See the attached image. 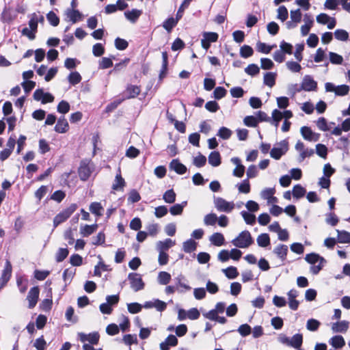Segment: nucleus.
Masks as SVG:
<instances>
[{
    "label": "nucleus",
    "mask_w": 350,
    "mask_h": 350,
    "mask_svg": "<svg viewBox=\"0 0 350 350\" xmlns=\"http://www.w3.org/2000/svg\"><path fill=\"white\" fill-rule=\"evenodd\" d=\"M254 241L251 234L247 230L242 231L232 241V243L239 248H247L250 247Z\"/></svg>",
    "instance_id": "nucleus-1"
},
{
    "label": "nucleus",
    "mask_w": 350,
    "mask_h": 350,
    "mask_svg": "<svg viewBox=\"0 0 350 350\" xmlns=\"http://www.w3.org/2000/svg\"><path fill=\"white\" fill-rule=\"evenodd\" d=\"M77 208V205L76 204H71L66 208L59 212L53 219L54 227L56 228L57 226L66 221Z\"/></svg>",
    "instance_id": "nucleus-2"
},
{
    "label": "nucleus",
    "mask_w": 350,
    "mask_h": 350,
    "mask_svg": "<svg viewBox=\"0 0 350 350\" xmlns=\"http://www.w3.org/2000/svg\"><path fill=\"white\" fill-rule=\"evenodd\" d=\"M213 204L219 212H224L229 213L234 208V204L233 202H228L221 197H213Z\"/></svg>",
    "instance_id": "nucleus-3"
},
{
    "label": "nucleus",
    "mask_w": 350,
    "mask_h": 350,
    "mask_svg": "<svg viewBox=\"0 0 350 350\" xmlns=\"http://www.w3.org/2000/svg\"><path fill=\"white\" fill-rule=\"evenodd\" d=\"M93 171V165L90 160L81 161L79 167V176L81 180L85 181L89 178Z\"/></svg>",
    "instance_id": "nucleus-4"
},
{
    "label": "nucleus",
    "mask_w": 350,
    "mask_h": 350,
    "mask_svg": "<svg viewBox=\"0 0 350 350\" xmlns=\"http://www.w3.org/2000/svg\"><path fill=\"white\" fill-rule=\"evenodd\" d=\"M128 280H129L131 288L135 292L144 289L145 284L140 274L137 273H130L128 275Z\"/></svg>",
    "instance_id": "nucleus-5"
},
{
    "label": "nucleus",
    "mask_w": 350,
    "mask_h": 350,
    "mask_svg": "<svg viewBox=\"0 0 350 350\" xmlns=\"http://www.w3.org/2000/svg\"><path fill=\"white\" fill-rule=\"evenodd\" d=\"M288 150V142L282 140L276 144L270 151V156L276 159H280Z\"/></svg>",
    "instance_id": "nucleus-6"
},
{
    "label": "nucleus",
    "mask_w": 350,
    "mask_h": 350,
    "mask_svg": "<svg viewBox=\"0 0 350 350\" xmlns=\"http://www.w3.org/2000/svg\"><path fill=\"white\" fill-rule=\"evenodd\" d=\"M33 98L36 100H41L42 104L52 103L54 100V96L49 93L44 92L42 89L36 90L33 93Z\"/></svg>",
    "instance_id": "nucleus-7"
},
{
    "label": "nucleus",
    "mask_w": 350,
    "mask_h": 350,
    "mask_svg": "<svg viewBox=\"0 0 350 350\" xmlns=\"http://www.w3.org/2000/svg\"><path fill=\"white\" fill-rule=\"evenodd\" d=\"M317 88V83L315 81L310 75H306L304 77L301 89L307 92L315 91Z\"/></svg>",
    "instance_id": "nucleus-8"
},
{
    "label": "nucleus",
    "mask_w": 350,
    "mask_h": 350,
    "mask_svg": "<svg viewBox=\"0 0 350 350\" xmlns=\"http://www.w3.org/2000/svg\"><path fill=\"white\" fill-rule=\"evenodd\" d=\"M78 336L81 342H85L88 341L91 345H97L100 338L98 332H92L89 334L79 332L78 333Z\"/></svg>",
    "instance_id": "nucleus-9"
},
{
    "label": "nucleus",
    "mask_w": 350,
    "mask_h": 350,
    "mask_svg": "<svg viewBox=\"0 0 350 350\" xmlns=\"http://www.w3.org/2000/svg\"><path fill=\"white\" fill-rule=\"evenodd\" d=\"M302 137L310 142H317L319 139L320 135L314 133L312 129L308 126H302L300 129Z\"/></svg>",
    "instance_id": "nucleus-10"
},
{
    "label": "nucleus",
    "mask_w": 350,
    "mask_h": 350,
    "mask_svg": "<svg viewBox=\"0 0 350 350\" xmlns=\"http://www.w3.org/2000/svg\"><path fill=\"white\" fill-rule=\"evenodd\" d=\"M39 296V288L38 286H34L30 289L27 295V300L29 301V308H33L37 304Z\"/></svg>",
    "instance_id": "nucleus-11"
},
{
    "label": "nucleus",
    "mask_w": 350,
    "mask_h": 350,
    "mask_svg": "<svg viewBox=\"0 0 350 350\" xmlns=\"http://www.w3.org/2000/svg\"><path fill=\"white\" fill-rule=\"evenodd\" d=\"M178 344L177 338L172 334L169 335L165 341L160 344L161 350H169L170 347H175Z\"/></svg>",
    "instance_id": "nucleus-12"
},
{
    "label": "nucleus",
    "mask_w": 350,
    "mask_h": 350,
    "mask_svg": "<svg viewBox=\"0 0 350 350\" xmlns=\"http://www.w3.org/2000/svg\"><path fill=\"white\" fill-rule=\"evenodd\" d=\"M65 15L72 23H76L82 18V14L75 9H67L65 12Z\"/></svg>",
    "instance_id": "nucleus-13"
},
{
    "label": "nucleus",
    "mask_w": 350,
    "mask_h": 350,
    "mask_svg": "<svg viewBox=\"0 0 350 350\" xmlns=\"http://www.w3.org/2000/svg\"><path fill=\"white\" fill-rule=\"evenodd\" d=\"M288 246L283 244H279L273 250V252L282 260L284 261L286 259L288 253Z\"/></svg>",
    "instance_id": "nucleus-14"
},
{
    "label": "nucleus",
    "mask_w": 350,
    "mask_h": 350,
    "mask_svg": "<svg viewBox=\"0 0 350 350\" xmlns=\"http://www.w3.org/2000/svg\"><path fill=\"white\" fill-rule=\"evenodd\" d=\"M170 168L175 171L178 174H183L187 172V167L185 165L180 163L178 159H173L170 163Z\"/></svg>",
    "instance_id": "nucleus-15"
},
{
    "label": "nucleus",
    "mask_w": 350,
    "mask_h": 350,
    "mask_svg": "<svg viewBox=\"0 0 350 350\" xmlns=\"http://www.w3.org/2000/svg\"><path fill=\"white\" fill-rule=\"evenodd\" d=\"M12 271V267L9 260H6L4 269L2 271L1 279L4 281L8 282L11 278Z\"/></svg>",
    "instance_id": "nucleus-16"
},
{
    "label": "nucleus",
    "mask_w": 350,
    "mask_h": 350,
    "mask_svg": "<svg viewBox=\"0 0 350 350\" xmlns=\"http://www.w3.org/2000/svg\"><path fill=\"white\" fill-rule=\"evenodd\" d=\"M329 343L336 349L343 347L345 345L344 338L342 336H334L329 340Z\"/></svg>",
    "instance_id": "nucleus-17"
},
{
    "label": "nucleus",
    "mask_w": 350,
    "mask_h": 350,
    "mask_svg": "<svg viewBox=\"0 0 350 350\" xmlns=\"http://www.w3.org/2000/svg\"><path fill=\"white\" fill-rule=\"evenodd\" d=\"M68 128V123L65 118L61 117L57 120V122L55 126V131L59 133H66Z\"/></svg>",
    "instance_id": "nucleus-18"
},
{
    "label": "nucleus",
    "mask_w": 350,
    "mask_h": 350,
    "mask_svg": "<svg viewBox=\"0 0 350 350\" xmlns=\"http://www.w3.org/2000/svg\"><path fill=\"white\" fill-rule=\"evenodd\" d=\"M118 171L119 173L116 174L114 183L112 185V189L116 191L122 190L126 185L124 179L121 176L120 169Z\"/></svg>",
    "instance_id": "nucleus-19"
},
{
    "label": "nucleus",
    "mask_w": 350,
    "mask_h": 350,
    "mask_svg": "<svg viewBox=\"0 0 350 350\" xmlns=\"http://www.w3.org/2000/svg\"><path fill=\"white\" fill-rule=\"evenodd\" d=\"M142 14V11L137 9H133L131 11H127L124 12V16L127 20L131 21L133 23H135L139 17Z\"/></svg>",
    "instance_id": "nucleus-20"
},
{
    "label": "nucleus",
    "mask_w": 350,
    "mask_h": 350,
    "mask_svg": "<svg viewBox=\"0 0 350 350\" xmlns=\"http://www.w3.org/2000/svg\"><path fill=\"white\" fill-rule=\"evenodd\" d=\"M305 260L312 265L319 263L320 262H326V260L324 259V258L321 257V256L316 253H310L306 254Z\"/></svg>",
    "instance_id": "nucleus-21"
},
{
    "label": "nucleus",
    "mask_w": 350,
    "mask_h": 350,
    "mask_svg": "<svg viewBox=\"0 0 350 350\" xmlns=\"http://www.w3.org/2000/svg\"><path fill=\"white\" fill-rule=\"evenodd\" d=\"M211 243L215 246L224 245L225 239L224 235L220 232L213 233L209 238Z\"/></svg>",
    "instance_id": "nucleus-22"
},
{
    "label": "nucleus",
    "mask_w": 350,
    "mask_h": 350,
    "mask_svg": "<svg viewBox=\"0 0 350 350\" xmlns=\"http://www.w3.org/2000/svg\"><path fill=\"white\" fill-rule=\"evenodd\" d=\"M175 245V241H172L170 239H166L163 241H159L157 243V249L158 251H163L165 252L167 250L171 247L174 246Z\"/></svg>",
    "instance_id": "nucleus-23"
},
{
    "label": "nucleus",
    "mask_w": 350,
    "mask_h": 350,
    "mask_svg": "<svg viewBox=\"0 0 350 350\" xmlns=\"http://www.w3.org/2000/svg\"><path fill=\"white\" fill-rule=\"evenodd\" d=\"M349 328V322L342 321L333 323L332 329L334 332H345Z\"/></svg>",
    "instance_id": "nucleus-24"
},
{
    "label": "nucleus",
    "mask_w": 350,
    "mask_h": 350,
    "mask_svg": "<svg viewBox=\"0 0 350 350\" xmlns=\"http://www.w3.org/2000/svg\"><path fill=\"white\" fill-rule=\"evenodd\" d=\"M208 163L213 167H217L221 164V157L219 152H211L208 156Z\"/></svg>",
    "instance_id": "nucleus-25"
},
{
    "label": "nucleus",
    "mask_w": 350,
    "mask_h": 350,
    "mask_svg": "<svg viewBox=\"0 0 350 350\" xmlns=\"http://www.w3.org/2000/svg\"><path fill=\"white\" fill-rule=\"evenodd\" d=\"M197 243L193 239H190L183 243V250L186 253H191L196 250Z\"/></svg>",
    "instance_id": "nucleus-26"
},
{
    "label": "nucleus",
    "mask_w": 350,
    "mask_h": 350,
    "mask_svg": "<svg viewBox=\"0 0 350 350\" xmlns=\"http://www.w3.org/2000/svg\"><path fill=\"white\" fill-rule=\"evenodd\" d=\"M97 224L85 225L80 228V233L83 237H88L97 229Z\"/></svg>",
    "instance_id": "nucleus-27"
},
{
    "label": "nucleus",
    "mask_w": 350,
    "mask_h": 350,
    "mask_svg": "<svg viewBox=\"0 0 350 350\" xmlns=\"http://www.w3.org/2000/svg\"><path fill=\"white\" fill-rule=\"evenodd\" d=\"M302 342L303 336L300 334H296L291 338H290V346L295 349H300Z\"/></svg>",
    "instance_id": "nucleus-28"
},
{
    "label": "nucleus",
    "mask_w": 350,
    "mask_h": 350,
    "mask_svg": "<svg viewBox=\"0 0 350 350\" xmlns=\"http://www.w3.org/2000/svg\"><path fill=\"white\" fill-rule=\"evenodd\" d=\"M256 241L258 246L262 247H265L270 245V238L267 233H262L258 235Z\"/></svg>",
    "instance_id": "nucleus-29"
},
{
    "label": "nucleus",
    "mask_w": 350,
    "mask_h": 350,
    "mask_svg": "<svg viewBox=\"0 0 350 350\" xmlns=\"http://www.w3.org/2000/svg\"><path fill=\"white\" fill-rule=\"evenodd\" d=\"M187 202V201L183 202L181 204H176L170 208V212L172 215H181L183 208L186 206Z\"/></svg>",
    "instance_id": "nucleus-30"
},
{
    "label": "nucleus",
    "mask_w": 350,
    "mask_h": 350,
    "mask_svg": "<svg viewBox=\"0 0 350 350\" xmlns=\"http://www.w3.org/2000/svg\"><path fill=\"white\" fill-rule=\"evenodd\" d=\"M338 241L341 243H350V233L345 230H337Z\"/></svg>",
    "instance_id": "nucleus-31"
},
{
    "label": "nucleus",
    "mask_w": 350,
    "mask_h": 350,
    "mask_svg": "<svg viewBox=\"0 0 350 350\" xmlns=\"http://www.w3.org/2000/svg\"><path fill=\"white\" fill-rule=\"evenodd\" d=\"M276 73L267 72L264 76V83L267 86L272 88L275 83Z\"/></svg>",
    "instance_id": "nucleus-32"
},
{
    "label": "nucleus",
    "mask_w": 350,
    "mask_h": 350,
    "mask_svg": "<svg viewBox=\"0 0 350 350\" xmlns=\"http://www.w3.org/2000/svg\"><path fill=\"white\" fill-rule=\"evenodd\" d=\"M275 46H276L275 44L267 45V44H265L264 42H258L256 44V48H257L258 51L265 53V54L269 53L271 52V51Z\"/></svg>",
    "instance_id": "nucleus-33"
},
{
    "label": "nucleus",
    "mask_w": 350,
    "mask_h": 350,
    "mask_svg": "<svg viewBox=\"0 0 350 350\" xmlns=\"http://www.w3.org/2000/svg\"><path fill=\"white\" fill-rule=\"evenodd\" d=\"M203 221L206 226H214L217 221V216L214 213H208L204 216Z\"/></svg>",
    "instance_id": "nucleus-34"
},
{
    "label": "nucleus",
    "mask_w": 350,
    "mask_h": 350,
    "mask_svg": "<svg viewBox=\"0 0 350 350\" xmlns=\"http://www.w3.org/2000/svg\"><path fill=\"white\" fill-rule=\"evenodd\" d=\"M179 18H174L173 17L167 18L163 25V28L168 32H170L172 29L176 25Z\"/></svg>",
    "instance_id": "nucleus-35"
},
{
    "label": "nucleus",
    "mask_w": 350,
    "mask_h": 350,
    "mask_svg": "<svg viewBox=\"0 0 350 350\" xmlns=\"http://www.w3.org/2000/svg\"><path fill=\"white\" fill-rule=\"evenodd\" d=\"M334 36L338 40L345 42L349 40V35L347 31L338 29L334 31Z\"/></svg>",
    "instance_id": "nucleus-36"
},
{
    "label": "nucleus",
    "mask_w": 350,
    "mask_h": 350,
    "mask_svg": "<svg viewBox=\"0 0 350 350\" xmlns=\"http://www.w3.org/2000/svg\"><path fill=\"white\" fill-rule=\"evenodd\" d=\"M163 199L166 203H174L176 200V193L173 189L167 190L163 196Z\"/></svg>",
    "instance_id": "nucleus-37"
},
{
    "label": "nucleus",
    "mask_w": 350,
    "mask_h": 350,
    "mask_svg": "<svg viewBox=\"0 0 350 350\" xmlns=\"http://www.w3.org/2000/svg\"><path fill=\"white\" fill-rule=\"evenodd\" d=\"M277 18L280 20L282 22H284L288 16V12L286 8L284 5L280 6L277 10Z\"/></svg>",
    "instance_id": "nucleus-38"
},
{
    "label": "nucleus",
    "mask_w": 350,
    "mask_h": 350,
    "mask_svg": "<svg viewBox=\"0 0 350 350\" xmlns=\"http://www.w3.org/2000/svg\"><path fill=\"white\" fill-rule=\"evenodd\" d=\"M241 215L247 224L254 225L256 223V216L254 215L245 211H241Z\"/></svg>",
    "instance_id": "nucleus-39"
},
{
    "label": "nucleus",
    "mask_w": 350,
    "mask_h": 350,
    "mask_svg": "<svg viewBox=\"0 0 350 350\" xmlns=\"http://www.w3.org/2000/svg\"><path fill=\"white\" fill-rule=\"evenodd\" d=\"M222 271L225 273L226 276L229 279H234L239 275L237 268L232 266L222 269Z\"/></svg>",
    "instance_id": "nucleus-40"
},
{
    "label": "nucleus",
    "mask_w": 350,
    "mask_h": 350,
    "mask_svg": "<svg viewBox=\"0 0 350 350\" xmlns=\"http://www.w3.org/2000/svg\"><path fill=\"white\" fill-rule=\"evenodd\" d=\"M69 254V251L67 248H59L56 254L55 260L57 262H62L65 258H67Z\"/></svg>",
    "instance_id": "nucleus-41"
},
{
    "label": "nucleus",
    "mask_w": 350,
    "mask_h": 350,
    "mask_svg": "<svg viewBox=\"0 0 350 350\" xmlns=\"http://www.w3.org/2000/svg\"><path fill=\"white\" fill-rule=\"evenodd\" d=\"M275 189L274 188H265L260 192V196L262 199L267 200L268 204H270V198L274 195Z\"/></svg>",
    "instance_id": "nucleus-42"
},
{
    "label": "nucleus",
    "mask_w": 350,
    "mask_h": 350,
    "mask_svg": "<svg viewBox=\"0 0 350 350\" xmlns=\"http://www.w3.org/2000/svg\"><path fill=\"white\" fill-rule=\"evenodd\" d=\"M320 325L321 323L318 320L314 319H308L306 323V328L309 331L315 332L319 329Z\"/></svg>",
    "instance_id": "nucleus-43"
},
{
    "label": "nucleus",
    "mask_w": 350,
    "mask_h": 350,
    "mask_svg": "<svg viewBox=\"0 0 350 350\" xmlns=\"http://www.w3.org/2000/svg\"><path fill=\"white\" fill-rule=\"evenodd\" d=\"M68 80L69 83L73 85L79 83L81 81V76L80 74L75 71L72 72L68 77Z\"/></svg>",
    "instance_id": "nucleus-44"
},
{
    "label": "nucleus",
    "mask_w": 350,
    "mask_h": 350,
    "mask_svg": "<svg viewBox=\"0 0 350 350\" xmlns=\"http://www.w3.org/2000/svg\"><path fill=\"white\" fill-rule=\"evenodd\" d=\"M306 193V189L300 185H296L293 189L292 194L294 198H300Z\"/></svg>",
    "instance_id": "nucleus-45"
},
{
    "label": "nucleus",
    "mask_w": 350,
    "mask_h": 350,
    "mask_svg": "<svg viewBox=\"0 0 350 350\" xmlns=\"http://www.w3.org/2000/svg\"><path fill=\"white\" fill-rule=\"evenodd\" d=\"M171 280V275L165 271H161L158 275V281L162 285L167 284Z\"/></svg>",
    "instance_id": "nucleus-46"
},
{
    "label": "nucleus",
    "mask_w": 350,
    "mask_h": 350,
    "mask_svg": "<svg viewBox=\"0 0 350 350\" xmlns=\"http://www.w3.org/2000/svg\"><path fill=\"white\" fill-rule=\"evenodd\" d=\"M253 53V49L249 45H243L240 49V55L243 58L251 57Z\"/></svg>",
    "instance_id": "nucleus-47"
},
{
    "label": "nucleus",
    "mask_w": 350,
    "mask_h": 350,
    "mask_svg": "<svg viewBox=\"0 0 350 350\" xmlns=\"http://www.w3.org/2000/svg\"><path fill=\"white\" fill-rule=\"evenodd\" d=\"M126 92L129 94L128 98H135L140 93V88L137 85H130L126 88Z\"/></svg>",
    "instance_id": "nucleus-48"
},
{
    "label": "nucleus",
    "mask_w": 350,
    "mask_h": 350,
    "mask_svg": "<svg viewBox=\"0 0 350 350\" xmlns=\"http://www.w3.org/2000/svg\"><path fill=\"white\" fill-rule=\"evenodd\" d=\"M103 210V208L99 202H92L90 206V212L97 216L102 215L101 211Z\"/></svg>",
    "instance_id": "nucleus-49"
},
{
    "label": "nucleus",
    "mask_w": 350,
    "mask_h": 350,
    "mask_svg": "<svg viewBox=\"0 0 350 350\" xmlns=\"http://www.w3.org/2000/svg\"><path fill=\"white\" fill-rule=\"evenodd\" d=\"M203 40H206V42L209 43L215 42L218 39V34L215 32H204L203 34Z\"/></svg>",
    "instance_id": "nucleus-50"
},
{
    "label": "nucleus",
    "mask_w": 350,
    "mask_h": 350,
    "mask_svg": "<svg viewBox=\"0 0 350 350\" xmlns=\"http://www.w3.org/2000/svg\"><path fill=\"white\" fill-rule=\"evenodd\" d=\"M349 92V87L347 85H340L336 86L335 94L336 96H345Z\"/></svg>",
    "instance_id": "nucleus-51"
},
{
    "label": "nucleus",
    "mask_w": 350,
    "mask_h": 350,
    "mask_svg": "<svg viewBox=\"0 0 350 350\" xmlns=\"http://www.w3.org/2000/svg\"><path fill=\"white\" fill-rule=\"evenodd\" d=\"M329 61L333 64H342L343 62V57L336 53H329Z\"/></svg>",
    "instance_id": "nucleus-52"
},
{
    "label": "nucleus",
    "mask_w": 350,
    "mask_h": 350,
    "mask_svg": "<svg viewBox=\"0 0 350 350\" xmlns=\"http://www.w3.org/2000/svg\"><path fill=\"white\" fill-rule=\"evenodd\" d=\"M70 104L65 100H62L57 105V110L60 113H67L70 111Z\"/></svg>",
    "instance_id": "nucleus-53"
},
{
    "label": "nucleus",
    "mask_w": 350,
    "mask_h": 350,
    "mask_svg": "<svg viewBox=\"0 0 350 350\" xmlns=\"http://www.w3.org/2000/svg\"><path fill=\"white\" fill-rule=\"evenodd\" d=\"M243 122L247 126L256 127L258 125V120L256 117L248 116L244 118Z\"/></svg>",
    "instance_id": "nucleus-54"
},
{
    "label": "nucleus",
    "mask_w": 350,
    "mask_h": 350,
    "mask_svg": "<svg viewBox=\"0 0 350 350\" xmlns=\"http://www.w3.org/2000/svg\"><path fill=\"white\" fill-rule=\"evenodd\" d=\"M240 193H248L250 191V185L248 179L243 180L241 184L237 185Z\"/></svg>",
    "instance_id": "nucleus-55"
},
{
    "label": "nucleus",
    "mask_w": 350,
    "mask_h": 350,
    "mask_svg": "<svg viewBox=\"0 0 350 350\" xmlns=\"http://www.w3.org/2000/svg\"><path fill=\"white\" fill-rule=\"evenodd\" d=\"M206 162V158L205 156L199 154L197 157H194L193 163L195 166L197 167H203Z\"/></svg>",
    "instance_id": "nucleus-56"
},
{
    "label": "nucleus",
    "mask_w": 350,
    "mask_h": 350,
    "mask_svg": "<svg viewBox=\"0 0 350 350\" xmlns=\"http://www.w3.org/2000/svg\"><path fill=\"white\" fill-rule=\"evenodd\" d=\"M232 135V131L224 126L221 127L217 133V135L223 139H228Z\"/></svg>",
    "instance_id": "nucleus-57"
},
{
    "label": "nucleus",
    "mask_w": 350,
    "mask_h": 350,
    "mask_svg": "<svg viewBox=\"0 0 350 350\" xmlns=\"http://www.w3.org/2000/svg\"><path fill=\"white\" fill-rule=\"evenodd\" d=\"M39 22L38 15L36 13L33 14L29 21V26L32 31H36L38 28V23Z\"/></svg>",
    "instance_id": "nucleus-58"
},
{
    "label": "nucleus",
    "mask_w": 350,
    "mask_h": 350,
    "mask_svg": "<svg viewBox=\"0 0 350 350\" xmlns=\"http://www.w3.org/2000/svg\"><path fill=\"white\" fill-rule=\"evenodd\" d=\"M286 66L287 68L293 72H299L301 69V65L293 61L287 62Z\"/></svg>",
    "instance_id": "nucleus-59"
},
{
    "label": "nucleus",
    "mask_w": 350,
    "mask_h": 350,
    "mask_svg": "<svg viewBox=\"0 0 350 350\" xmlns=\"http://www.w3.org/2000/svg\"><path fill=\"white\" fill-rule=\"evenodd\" d=\"M47 20L50 23V24L53 26L56 27L58 25L59 23V19L58 16L52 11L49 12L46 15Z\"/></svg>",
    "instance_id": "nucleus-60"
},
{
    "label": "nucleus",
    "mask_w": 350,
    "mask_h": 350,
    "mask_svg": "<svg viewBox=\"0 0 350 350\" xmlns=\"http://www.w3.org/2000/svg\"><path fill=\"white\" fill-rule=\"evenodd\" d=\"M127 308L130 313L136 314L142 310V306L137 302L127 304Z\"/></svg>",
    "instance_id": "nucleus-61"
},
{
    "label": "nucleus",
    "mask_w": 350,
    "mask_h": 350,
    "mask_svg": "<svg viewBox=\"0 0 350 350\" xmlns=\"http://www.w3.org/2000/svg\"><path fill=\"white\" fill-rule=\"evenodd\" d=\"M260 71L259 67L254 64H250L245 68V72L251 76H254L257 75Z\"/></svg>",
    "instance_id": "nucleus-62"
},
{
    "label": "nucleus",
    "mask_w": 350,
    "mask_h": 350,
    "mask_svg": "<svg viewBox=\"0 0 350 350\" xmlns=\"http://www.w3.org/2000/svg\"><path fill=\"white\" fill-rule=\"evenodd\" d=\"M280 48L282 51L284 52V54L291 55L293 53V46L292 44L285 42L282 41L280 44Z\"/></svg>",
    "instance_id": "nucleus-63"
},
{
    "label": "nucleus",
    "mask_w": 350,
    "mask_h": 350,
    "mask_svg": "<svg viewBox=\"0 0 350 350\" xmlns=\"http://www.w3.org/2000/svg\"><path fill=\"white\" fill-rule=\"evenodd\" d=\"M141 200L139 193L135 189L130 191L128 197V201L131 203H135Z\"/></svg>",
    "instance_id": "nucleus-64"
}]
</instances>
